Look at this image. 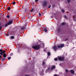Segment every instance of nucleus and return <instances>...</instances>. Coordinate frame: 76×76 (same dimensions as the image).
<instances>
[{
    "mask_svg": "<svg viewBox=\"0 0 76 76\" xmlns=\"http://www.w3.org/2000/svg\"><path fill=\"white\" fill-rule=\"evenodd\" d=\"M32 48L35 50H38L39 49V46L38 45H33Z\"/></svg>",
    "mask_w": 76,
    "mask_h": 76,
    "instance_id": "nucleus-1",
    "label": "nucleus"
},
{
    "mask_svg": "<svg viewBox=\"0 0 76 76\" xmlns=\"http://www.w3.org/2000/svg\"><path fill=\"white\" fill-rule=\"evenodd\" d=\"M58 60H60V61H65V58L64 57V56L59 57V56H58Z\"/></svg>",
    "mask_w": 76,
    "mask_h": 76,
    "instance_id": "nucleus-2",
    "label": "nucleus"
},
{
    "mask_svg": "<svg viewBox=\"0 0 76 76\" xmlns=\"http://www.w3.org/2000/svg\"><path fill=\"white\" fill-rule=\"evenodd\" d=\"M53 49L55 51L57 50V47L56 45L54 46L53 48Z\"/></svg>",
    "mask_w": 76,
    "mask_h": 76,
    "instance_id": "nucleus-3",
    "label": "nucleus"
},
{
    "mask_svg": "<svg viewBox=\"0 0 76 76\" xmlns=\"http://www.w3.org/2000/svg\"><path fill=\"white\" fill-rule=\"evenodd\" d=\"M43 5L44 6H46L47 5V1H44L43 2Z\"/></svg>",
    "mask_w": 76,
    "mask_h": 76,
    "instance_id": "nucleus-4",
    "label": "nucleus"
},
{
    "mask_svg": "<svg viewBox=\"0 0 76 76\" xmlns=\"http://www.w3.org/2000/svg\"><path fill=\"white\" fill-rule=\"evenodd\" d=\"M13 22V21L11 20L9 21V22L8 23V25H11L12 23Z\"/></svg>",
    "mask_w": 76,
    "mask_h": 76,
    "instance_id": "nucleus-5",
    "label": "nucleus"
},
{
    "mask_svg": "<svg viewBox=\"0 0 76 76\" xmlns=\"http://www.w3.org/2000/svg\"><path fill=\"white\" fill-rule=\"evenodd\" d=\"M5 52H6V51H5V50H4L2 51V53H0V54H1V56H3V54H4V53H5Z\"/></svg>",
    "mask_w": 76,
    "mask_h": 76,
    "instance_id": "nucleus-6",
    "label": "nucleus"
},
{
    "mask_svg": "<svg viewBox=\"0 0 76 76\" xmlns=\"http://www.w3.org/2000/svg\"><path fill=\"white\" fill-rule=\"evenodd\" d=\"M4 24L3 23H1V22H0V26H2V27H4Z\"/></svg>",
    "mask_w": 76,
    "mask_h": 76,
    "instance_id": "nucleus-7",
    "label": "nucleus"
},
{
    "mask_svg": "<svg viewBox=\"0 0 76 76\" xmlns=\"http://www.w3.org/2000/svg\"><path fill=\"white\" fill-rule=\"evenodd\" d=\"M34 18H35V17H34V15H33L32 17L31 16L30 18V20H31L32 19H34Z\"/></svg>",
    "mask_w": 76,
    "mask_h": 76,
    "instance_id": "nucleus-8",
    "label": "nucleus"
},
{
    "mask_svg": "<svg viewBox=\"0 0 76 76\" xmlns=\"http://www.w3.org/2000/svg\"><path fill=\"white\" fill-rule=\"evenodd\" d=\"M25 29V26H23L21 28V29H22V30H24Z\"/></svg>",
    "mask_w": 76,
    "mask_h": 76,
    "instance_id": "nucleus-9",
    "label": "nucleus"
},
{
    "mask_svg": "<svg viewBox=\"0 0 76 76\" xmlns=\"http://www.w3.org/2000/svg\"><path fill=\"white\" fill-rule=\"evenodd\" d=\"M56 68V66H52V67L51 68V70H53V69H54Z\"/></svg>",
    "mask_w": 76,
    "mask_h": 76,
    "instance_id": "nucleus-10",
    "label": "nucleus"
},
{
    "mask_svg": "<svg viewBox=\"0 0 76 76\" xmlns=\"http://www.w3.org/2000/svg\"><path fill=\"white\" fill-rule=\"evenodd\" d=\"M35 10V9L34 8H32L31 10H30V11L31 12H33Z\"/></svg>",
    "mask_w": 76,
    "mask_h": 76,
    "instance_id": "nucleus-11",
    "label": "nucleus"
},
{
    "mask_svg": "<svg viewBox=\"0 0 76 76\" xmlns=\"http://www.w3.org/2000/svg\"><path fill=\"white\" fill-rule=\"evenodd\" d=\"M70 72L72 74H74V71L73 70H71L70 71Z\"/></svg>",
    "mask_w": 76,
    "mask_h": 76,
    "instance_id": "nucleus-12",
    "label": "nucleus"
},
{
    "mask_svg": "<svg viewBox=\"0 0 76 76\" xmlns=\"http://www.w3.org/2000/svg\"><path fill=\"white\" fill-rule=\"evenodd\" d=\"M3 57L6 58V54L4 53L3 55Z\"/></svg>",
    "mask_w": 76,
    "mask_h": 76,
    "instance_id": "nucleus-13",
    "label": "nucleus"
},
{
    "mask_svg": "<svg viewBox=\"0 0 76 76\" xmlns=\"http://www.w3.org/2000/svg\"><path fill=\"white\" fill-rule=\"evenodd\" d=\"M61 48H63L64 46V45L63 44H61L60 45Z\"/></svg>",
    "mask_w": 76,
    "mask_h": 76,
    "instance_id": "nucleus-14",
    "label": "nucleus"
},
{
    "mask_svg": "<svg viewBox=\"0 0 76 76\" xmlns=\"http://www.w3.org/2000/svg\"><path fill=\"white\" fill-rule=\"evenodd\" d=\"M8 26V24L6 23V24H5V26H4V28H6L7 26Z\"/></svg>",
    "mask_w": 76,
    "mask_h": 76,
    "instance_id": "nucleus-15",
    "label": "nucleus"
},
{
    "mask_svg": "<svg viewBox=\"0 0 76 76\" xmlns=\"http://www.w3.org/2000/svg\"><path fill=\"white\" fill-rule=\"evenodd\" d=\"M6 59L5 58H3L1 59V61H4V60H5V59Z\"/></svg>",
    "mask_w": 76,
    "mask_h": 76,
    "instance_id": "nucleus-16",
    "label": "nucleus"
},
{
    "mask_svg": "<svg viewBox=\"0 0 76 76\" xmlns=\"http://www.w3.org/2000/svg\"><path fill=\"white\" fill-rule=\"evenodd\" d=\"M48 56H51V53H50V52H48Z\"/></svg>",
    "mask_w": 76,
    "mask_h": 76,
    "instance_id": "nucleus-17",
    "label": "nucleus"
},
{
    "mask_svg": "<svg viewBox=\"0 0 76 76\" xmlns=\"http://www.w3.org/2000/svg\"><path fill=\"white\" fill-rule=\"evenodd\" d=\"M11 39H15V37L13 36H12L11 37Z\"/></svg>",
    "mask_w": 76,
    "mask_h": 76,
    "instance_id": "nucleus-18",
    "label": "nucleus"
},
{
    "mask_svg": "<svg viewBox=\"0 0 76 76\" xmlns=\"http://www.w3.org/2000/svg\"><path fill=\"white\" fill-rule=\"evenodd\" d=\"M61 31V29H60V28H59L58 30V32H60Z\"/></svg>",
    "mask_w": 76,
    "mask_h": 76,
    "instance_id": "nucleus-19",
    "label": "nucleus"
},
{
    "mask_svg": "<svg viewBox=\"0 0 76 76\" xmlns=\"http://www.w3.org/2000/svg\"><path fill=\"white\" fill-rule=\"evenodd\" d=\"M11 9V7H9L8 8V10H10Z\"/></svg>",
    "mask_w": 76,
    "mask_h": 76,
    "instance_id": "nucleus-20",
    "label": "nucleus"
},
{
    "mask_svg": "<svg viewBox=\"0 0 76 76\" xmlns=\"http://www.w3.org/2000/svg\"><path fill=\"white\" fill-rule=\"evenodd\" d=\"M73 20L75 22H76V19H75V17L73 18Z\"/></svg>",
    "mask_w": 76,
    "mask_h": 76,
    "instance_id": "nucleus-21",
    "label": "nucleus"
},
{
    "mask_svg": "<svg viewBox=\"0 0 76 76\" xmlns=\"http://www.w3.org/2000/svg\"><path fill=\"white\" fill-rule=\"evenodd\" d=\"M65 23L64 22H63L61 23V25L62 26L64 25H65Z\"/></svg>",
    "mask_w": 76,
    "mask_h": 76,
    "instance_id": "nucleus-22",
    "label": "nucleus"
},
{
    "mask_svg": "<svg viewBox=\"0 0 76 76\" xmlns=\"http://www.w3.org/2000/svg\"><path fill=\"white\" fill-rule=\"evenodd\" d=\"M44 31H45V32H47V29H46V28L45 29Z\"/></svg>",
    "mask_w": 76,
    "mask_h": 76,
    "instance_id": "nucleus-23",
    "label": "nucleus"
},
{
    "mask_svg": "<svg viewBox=\"0 0 76 76\" xmlns=\"http://www.w3.org/2000/svg\"><path fill=\"white\" fill-rule=\"evenodd\" d=\"M70 1H71V0H67V1L68 3H70Z\"/></svg>",
    "mask_w": 76,
    "mask_h": 76,
    "instance_id": "nucleus-24",
    "label": "nucleus"
},
{
    "mask_svg": "<svg viewBox=\"0 0 76 76\" xmlns=\"http://www.w3.org/2000/svg\"><path fill=\"white\" fill-rule=\"evenodd\" d=\"M61 11L62 12H63V13H64V10L63 9H62L61 10Z\"/></svg>",
    "mask_w": 76,
    "mask_h": 76,
    "instance_id": "nucleus-25",
    "label": "nucleus"
},
{
    "mask_svg": "<svg viewBox=\"0 0 76 76\" xmlns=\"http://www.w3.org/2000/svg\"><path fill=\"white\" fill-rule=\"evenodd\" d=\"M28 16V17H29V18H30L31 15V14H28L27 15Z\"/></svg>",
    "mask_w": 76,
    "mask_h": 76,
    "instance_id": "nucleus-26",
    "label": "nucleus"
},
{
    "mask_svg": "<svg viewBox=\"0 0 76 76\" xmlns=\"http://www.w3.org/2000/svg\"><path fill=\"white\" fill-rule=\"evenodd\" d=\"M66 73H67L69 72V71L68 70H67V69H66Z\"/></svg>",
    "mask_w": 76,
    "mask_h": 76,
    "instance_id": "nucleus-27",
    "label": "nucleus"
},
{
    "mask_svg": "<svg viewBox=\"0 0 76 76\" xmlns=\"http://www.w3.org/2000/svg\"><path fill=\"white\" fill-rule=\"evenodd\" d=\"M42 65H43L44 66V65H45V62L43 61L42 62Z\"/></svg>",
    "mask_w": 76,
    "mask_h": 76,
    "instance_id": "nucleus-28",
    "label": "nucleus"
},
{
    "mask_svg": "<svg viewBox=\"0 0 76 76\" xmlns=\"http://www.w3.org/2000/svg\"><path fill=\"white\" fill-rule=\"evenodd\" d=\"M11 57H9L8 58V60H10V59H11Z\"/></svg>",
    "mask_w": 76,
    "mask_h": 76,
    "instance_id": "nucleus-29",
    "label": "nucleus"
},
{
    "mask_svg": "<svg viewBox=\"0 0 76 76\" xmlns=\"http://www.w3.org/2000/svg\"><path fill=\"white\" fill-rule=\"evenodd\" d=\"M0 52H1V53H2V52H3V50L2 49L0 50Z\"/></svg>",
    "mask_w": 76,
    "mask_h": 76,
    "instance_id": "nucleus-30",
    "label": "nucleus"
},
{
    "mask_svg": "<svg viewBox=\"0 0 76 76\" xmlns=\"http://www.w3.org/2000/svg\"><path fill=\"white\" fill-rule=\"evenodd\" d=\"M1 29H2V26H0V31H1Z\"/></svg>",
    "mask_w": 76,
    "mask_h": 76,
    "instance_id": "nucleus-31",
    "label": "nucleus"
},
{
    "mask_svg": "<svg viewBox=\"0 0 76 76\" xmlns=\"http://www.w3.org/2000/svg\"><path fill=\"white\" fill-rule=\"evenodd\" d=\"M13 54L12 53H11L10 54V56H13Z\"/></svg>",
    "mask_w": 76,
    "mask_h": 76,
    "instance_id": "nucleus-32",
    "label": "nucleus"
},
{
    "mask_svg": "<svg viewBox=\"0 0 76 76\" xmlns=\"http://www.w3.org/2000/svg\"><path fill=\"white\" fill-rule=\"evenodd\" d=\"M12 4H16V2H13Z\"/></svg>",
    "mask_w": 76,
    "mask_h": 76,
    "instance_id": "nucleus-33",
    "label": "nucleus"
},
{
    "mask_svg": "<svg viewBox=\"0 0 76 76\" xmlns=\"http://www.w3.org/2000/svg\"><path fill=\"white\" fill-rule=\"evenodd\" d=\"M7 18H10V16H9V15H7Z\"/></svg>",
    "mask_w": 76,
    "mask_h": 76,
    "instance_id": "nucleus-34",
    "label": "nucleus"
},
{
    "mask_svg": "<svg viewBox=\"0 0 76 76\" xmlns=\"http://www.w3.org/2000/svg\"><path fill=\"white\" fill-rule=\"evenodd\" d=\"M54 60H55V61H56L57 60V58H55V59H54Z\"/></svg>",
    "mask_w": 76,
    "mask_h": 76,
    "instance_id": "nucleus-35",
    "label": "nucleus"
},
{
    "mask_svg": "<svg viewBox=\"0 0 76 76\" xmlns=\"http://www.w3.org/2000/svg\"><path fill=\"white\" fill-rule=\"evenodd\" d=\"M64 17L65 18H67V17H66V15H64Z\"/></svg>",
    "mask_w": 76,
    "mask_h": 76,
    "instance_id": "nucleus-36",
    "label": "nucleus"
},
{
    "mask_svg": "<svg viewBox=\"0 0 76 76\" xmlns=\"http://www.w3.org/2000/svg\"><path fill=\"white\" fill-rule=\"evenodd\" d=\"M47 70L48 71H49V70H50V68H48V69H47Z\"/></svg>",
    "mask_w": 76,
    "mask_h": 76,
    "instance_id": "nucleus-37",
    "label": "nucleus"
},
{
    "mask_svg": "<svg viewBox=\"0 0 76 76\" xmlns=\"http://www.w3.org/2000/svg\"><path fill=\"white\" fill-rule=\"evenodd\" d=\"M51 7V5H49V6H48V8H49V9H50V7Z\"/></svg>",
    "mask_w": 76,
    "mask_h": 76,
    "instance_id": "nucleus-38",
    "label": "nucleus"
},
{
    "mask_svg": "<svg viewBox=\"0 0 76 76\" xmlns=\"http://www.w3.org/2000/svg\"><path fill=\"white\" fill-rule=\"evenodd\" d=\"M39 16H41V13H39Z\"/></svg>",
    "mask_w": 76,
    "mask_h": 76,
    "instance_id": "nucleus-39",
    "label": "nucleus"
},
{
    "mask_svg": "<svg viewBox=\"0 0 76 76\" xmlns=\"http://www.w3.org/2000/svg\"><path fill=\"white\" fill-rule=\"evenodd\" d=\"M9 34H6V36H9Z\"/></svg>",
    "mask_w": 76,
    "mask_h": 76,
    "instance_id": "nucleus-40",
    "label": "nucleus"
},
{
    "mask_svg": "<svg viewBox=\"0 0 76 76\" xmlns=\"http://www.w3.org/2000/svg\"><path fill=\"white\" fill-rule=\"evenodd\" d=\"M60 45H58V48H60Z\"/></svg>",
    "mask_w": 76,
    "mask_h": 76,
    "instance_id": "nucleus-41",
    "label": "nucleus"
},
{
    "mask_svg": "<svg viewBox=\"0 0 76 76\" xmlns=\"http://www.w3.org/2000/svg\"><path fill=\"white\" fill-rule=\"evenodd\" d=\"M53 7H54L55 6V4H53L52 5Z\"/></svg>",
    "mask_w": 76,
    "mask_h": 76,
    "instance_id": "nucleus-42",
    "label": "nucleus"
},
{
    "mask_svg": "<svg viewBox=\"0 0 76 76\" xmlns=\"http://www.w3.org/2000/svg\"><path fill=\"white\" fill-rule=\"evenodd\" d=\"M65 41H68V39L67 38L66 39Z\"/></svg>",
    "mask_w": 76,
    "mask_h": 76,
    "instance_id": "nucleus-43",
    "label": "nucleus"
},
{
    "mask_svg": "<svg viewBox=\"0 0 76 76\" xmlns=\"http://www.w3.org/2000/svg\"><path fill=\"white\" fill-rule=\"evenodd\" d=\"M35 1H36V2H37L38 1V0H35Z\"/></svg>",
    "mask_w": 76,
    "mask_h": 76,
    "instance_id": "nucleus-44",
    "label": "nucleus"
},
{
    "mask_svg": "<svg viewBox=\"0 0 76 76\" xmlns=\"http://www.w3.org/2000/svg\"><path fill=\"white\" fill-rule=\"evenodd\" d=\"M25 76H29V75H25Z\"/></svg>",
    "mask_w": 76,
    "mask_h": 76,
    "instance_id": "nucleus-45",
    "label": "nucleus"
},
{
    "mask_svg": "<svg viewBox=\"0 0 76 76\" xmlns=\"http://www.w3.org/2000/svg\"><path fill=\"white\" fill-rule=\"evenodd\" d=\"M54 76H58V75H57L56 74H55L54 75Z\"/></svg>",
    "mask_w": 76,
    "mask_h": 76,
    "instance_id": "nucleus-46",
    "label": "nucleus"
},
{
    "mask_svg": "<svg viewBox=\"0 0 76 76\" xmlns=\"http://www.w3.org/2000/svg\"><path fill=\"white\" fill-rule=\"evenodd\" d=\"M2 58V57H1V55H0V58Z\"/></svg>",
    "mask_w": 76,
    "mask_h": 76,
    "instance_id": "nucleus-47",
    "label": "nucleus"
},
{
    "mask_svg": "<svg viewBox=\"0 0 76 76\" xmlns=\"http://www.w3.org/2000/svg\"><path fill=\"white\" fill-rule=\"evenodd\" d=\"M28 17V18L29 19V18H30L29 17Z\"/></svg>",
    "mask_w": 76,
    "mask_h": 76,
    "instance_id": "nucleus-48",
    "label": "nucleus"
},
{
    "mask_svg": "<svg viewBox=\"0 0 76 76\" xmlns=\"http://www.w3.org/2000/svg\"><path fill=\"white\" fill-rule=\"evenodd\" d=\"M19 36H20V34H19Z\"/></svg>",
    "mask_w": 76,
    "mask_h": 76,
    "instance_id": "nucleus-49",
    "label": "nucleus"
}]
</instances>
